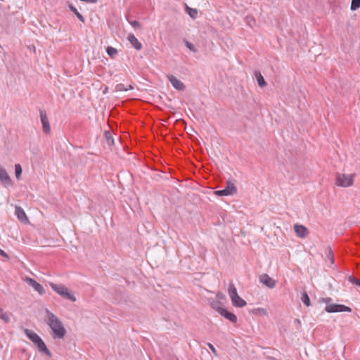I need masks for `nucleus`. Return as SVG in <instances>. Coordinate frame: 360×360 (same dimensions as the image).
<instances>
[{"label": "nucleus", "instance_id": "11", "mask_svg": "<svg viewBox=\"0 0 360 360\" xmlns=\"http://www.w3.org/2000/svg\"><path fill=\"white\" fill-rule=\"evenodd\" d=\"M40 118L42 124L43 131L45 134H49L50 132L51 128L47 115L44 111H40Z\"/></svg>", "mask_w": 360, "mask_h": 360}, {"label": "nucleus", "instance_id": "30", "mask_svg": "<svg viewBox=\"0 0 360 360\" xmlns=\"http://www.w3.org/2000/svg\"><path fill=\"white\" fill-rule=\"evenodd\" d=\"M327 256L328 258H330L331 262L333 263L334 262L333 253L330 248H329L327 251Z\"/></svg>", "mask_w": 360, "mask_h": 360}, {"label": "nucleus", "instance_id": "29", "mask_svg": "<svg viewBox=\"0 0 360 360\" xmlns=\"http://www.w3.org/2000/svg\"><path fill=\"white\" fill-rule=\"evenodd\" d=\"M129 22L134 28H140L141 27V25H140L139 22L137 20H133V21L129 20Z\"/></svg>", "mask_w": 360, "mask_h": 360}, {"label": "nucleus", "instance_id": "27", "mask_svg": "<svg viewBox=\"0 0 360 360\" xmlns=\"http://www.w3.org/2000/svg\"><path fill=\"white\" fill-rule=\"evenodd\" d=\"M348 281L353 283V284H355L358 286L360 287V280H359L358 278H355L354 276H350L349 278H348Z\"/></svg>", "mask_w": 360, "mask_h": 360}, {"label": "nucleus", "instance_id": "16", "mask_svg": "<svg viewBox=\"0 0 360 360\" xmlns=\"http://www.w3.org/2000/svg\"><path fill=\"white\" fill-rule=\"evenodd\" d=\"M231 302L233 305L237 307H243L247 304L246 302L238 295L235 297H232Z\"/></svg>", "mask_w": 360, "mask_h": 360}, {"label": "nucleus", "instance_id": "28", "mask_svg": "<svg viewBox=\"0 0 360 360\" xmlns=\"http://www.w3.org/2000/svg\"><path fill=\"white\" fill-rule=\"evenodd\" d=\"M105 137L106 138L107 141L109 144H110L111 143H112L114 142V140H113L112 137L111 136L110 133L109 131L105 132Z\"/></svg>", "mask_w": 360, "mask_h": 360}, {"label": "nucleus", "instance_id": "5", "mask_svg": "<svg viewBox=\"0 0 360 360\" xmlns=\"http://www.w3.org/2000/svg\"><path fill=\"white\" fill-rule=\"evenodd\" d=\"M237 188L232 181H227L226 187L222 190L214 191V194L218 196H226L236 193Z\"/></svg>", "mask_w": 360, "mask_h": 360}, {"label": "nucleus", "instance_id": "1", "mask_svg": "<svg viewBox=\"0 0 360 360\" xmlns=\"http://www.w3.org/2000/svg\"><path fill=\"white\" fill-rule=\"evenodd\" d=\"M44 320L53 331V338L62 339L66 334V330L62 321L48 309H45Z\"/></svg>", "mask_w": 360, "mask_h": 360}, {"label": "nucleus", "instance_id": "8", "mask_svg": "<svg viewBox=\"0 0 360 360\" xmlns=\"http://www.w3.org/2000/svg\"><path fill=\"white\" fill-rule=\"evenodd\" d=\"M259 281L269 288H274L276 285V281L270 277L267 274L260 275Z\"/></svg>", "mask_w": 360, "mask_h": 360}, {"label": "nucleus", "instance_id": "3", "mask_svg": "<svg viewBox=\"0 0 360 360\" xmlns=\"http://www.w3.org/2000/svg\"><path fill=\"white\" fill-rule=\"evenodd\" d=\"M356 174H346L337 173L335 176V184L341 187H349L354 184V179Z\"/></svg>", "mask_w": 360, "mask_h": 360}, {"label": "nucleus", "instance_id": "15", "mask_svg": "<svg viewBox=\"0 0 360 360\" xmlns=\"http://www.w3.org/2000/svg\"><path fill=\"white\" fill-rule=\"evenodd\" d=\"M15 212L20 221L25 223L28 221V218L27 217L25 211L20 207L16 206Z\"/></svg>", "mask_w": 360, "mask_h": 360}, {"label": "nucleus", "instance_id": "14", "mask_svg": "<svg viewBox=\"0 0 360 360\" xmlns=\"http://www.w3.org/2000/svg\"><path fill=\"white\" fill-rule=\"evenodd\" d=\"M127 39L136 50H141L142 49V44L133 34H129L127 37Z\"/></svg>", "mask_w": 360, "mask_h": 360}, {"label": "nucleus", "instance_id": "9", "mask_svg": "<svg viewBox=\"0 0 360 360\" xmlns=\"http://www.w3.org/2000/svg\"><path fill=\"white\" fill-rule=\"evenodd\" d=\"M167 79L169 81V82L172 84L173 87L174 89H176V90L184 91L185 89L186 86L184 84V83L181 80L176 78L174 75H167Z\"/></svg>", "mask_w": 360, "mask_h": 360}, {"label": "nucleus", "instance_id": "20", "mask_svg": "<svg viewBox=\"0 0 360 360\" xmlns=\"http://www.w3.org/2000/svg\"><path fill=\"white\" fill-rule=\"evenodd\" d=\"M301 300L302 302L307 307L310 306V299L309 295L306 292H303L302 294Z\"/></svg>", "mask_w": 360, "mask_h": 360}, {"label": "nucleus", "instance_id": "34", "mask_svg": "<svg viewBox=\"0 0 360 360\" xmlns=\"http://www.w3.org/2000/svg\"><path fill=\"white\" fill-rule=\"evenodd\" d=\"M295 321L297 322V323H299V324L300 323V320H299V319H296V321Z\"/></svg>", "mask_w": 360, "mask_h": 360}, {"label": "nucleus", "instance_id": "13", "mask_svg": "<svg viewBox=\"0 0 360 360\" xmlns=\"http://www.w3.org/2000/svg\"><path fill=\"white\" fill-rule=\"evenodd\" d=\"M27 282L29 284V285L32 286L40 295H42L43 293H44V289L43 286L40 283H39L36 281H34V279L28 278L27 279Z\"/></svg>", "mask_w": 360, "mask_h": 360}, {"label": "nucleus", "instance_id": "7", "mask_svg": "<svg viewBox=\"0 0 360 360\" xmlns=\"http://www.w3.org/2000/svg\"><path fill=\"white\" fill-rule=\"evenodd\" d=\"M0 181L4 186H10L13 185L12 179L8 175L6 170L0 165Z\"/></svg>", "mask_w": 360, "mask_h": 360}, {"label": "nucleus", "instance_id": "22", "mask_svg": "<svg viewBox=\"0 0 360 360\" xmlns=\"http://www.w3.org/2000/svg\"><path fill=\"white\" fill-rule=\"evenodd\" d=\"M22 172V167H21L20 165L16 164L15 165V174L16 179H19L20 178Z\"/></svg>", "mask_w": 360, "mask_h": 360}, {"label": "nucleus", "instance_id": "23", "mask_svg": "<svg viewBox=\"0 0 360 360\" xmlns=\"http://www.w3.org/2000/svg\"><path fill=\"white\" fill-rule=\"evenodd\" d=\"M186 11L187 13H188V15L192 18H196V15L198 14V11L195 8H189L188 6H186Z\"/></svg>", "mask_w": 360, "mask_h": 360}, {"label": "nucleus", "instance_id": "17", "mask_svg": "<svg viewBox=\"0 0 360 360\" xmlns=\"http://www.w3.org/2000/svg\"><path fill=\"white\" fill-rule=\"evenodd\" d=\"M255 77H256L258 85L259 86L263 87L266 84L263 76L261 75V73L259 72H255Z\"/></svg>", "mask_w": 360, "mask_h": 360}, {"label": "nucleus", "instance_id": "19", "mask_svg": "<svg viewBox=\"0 0 360 360\" xmlns=\"http://www.w3.org/2000/svg\"><path fill=\"white\" fill-rule=\"evenodd\" d=\"M229 295L230 296L231 300L232 297H236L238 294L237 292L236 288L233 283H231L229 287Z\"/></svg>", "mask_w": 360, "mask_h": 360}, {"label": "nucleus", "instance_id": "21", "mask_svg": "<svg viewBox=\"0 0 360 360\" xmlns=\"http://www.w3.org/2000/svg\"><path fill=\"white\" fill-rule=\"evenodd\" d=\"M0 319H1L5 322H9L10 321V316L9 314L4 311L3 309L0 307Z\"/></svg>", "mask_w": 360, "mask_h": 360}, {"label": "nucleus", "instance_id": "6", "mask_svg": "<svg viewBox=\"0 0 360 360\" xmlns=\"http://www.w3.org/2000/svg\"><path fill=\"white\" fill-rule=\"evenodd\" d=\"M325 310L328 313L342 312V311L350 312L352 311V309L349 307H347L343 304H328L326 307Z\"/></svg>", "mask_w": 360, "mask_h": 360}, {"label": "nucleus", "instance_id": "10", "mask_svg": "<svg viewBox=\"0 0 360 360\" xmlns=\"http://www.w3.org/2000/svg\"><path fill=\"white\" fill-rule=\"evenodd\" d=\"M294 231L296 235L301 238H306L309 234L308 229L303 225L298 224L294 225Z\"/></svg>", "mask_w": 360, "mask_h": 360}, {"label": "nucleus", "instance_id": "18", "mask_svg": "<svg viewBox=\"0 0 360 360\" xmlns=\"http://www.w3.org/2000/svg\"><path fill=\"white\" fill-rule=\"evenodd\" d=\"M70 10L73 12L76 16L78 18V19L82 21V22H84L85 20L83 15L77 11V9L72 5H69Z\"/></svg>", "mask_w": 360, "mask_h": 360}, {"label": "nucleus", "instance_id": "2", "mask_svg": "<svg viewBox=\"0 0 360 360\" xmlns=\"http://www.w3.org/2000/svg\"><path fill=\"white\" fill-rule=\"evenodd\" d=\"M24 332L26 336L37 346L40 352L46 354L49 356H51L43 340L35 332L27 328L24 330Z\"/></svg>", "mask_w": 360, "mask_h": 360}, {"label": "nucleus", "instance_id": "25", "mask_svg": "<svg viewBox=\"0 0 360 360\" xmlns=\"http://www.w3.org/2000/svg\"><path fill=\"white\" fill-rule=\"evenodd\" d=\"M184 44H185V46L190 50L193 53H196L197 52V49H195V46L190 43L189 41L185 40L184 41Z\"/></svg>", "mask_w": 360, "mask_h": 360}, {"label": "nucleus", "instance_id": "4", "mask_svg": "<svg viewBox=\"0 0 360 360\" xmlns=\"http://www.w3.org/2000/svg\"><path fill=\"white\" fill-rule=\"evenodd\" d=\"M50 286L56 292H57L58 295L62 296L63 298H65L72 302L76 301V297L74 296V295L70 293L68 291V289L66 287H65L64 285H57V284L51 283Z\"/></svg>", "mask_w": 360, "mask_h": 360}, {"label": "nucleus", "instance_id": "32", "mask_svg": "<svg viewBox=\"0 0 360 360\" xmlns=\"http://www.w3.org/2000/svg\"><path fill=\"white\" fill-rule=\"evenodd\" d=\"M0 255L6 258H8V255L1 249H0Z\"/></svg>", "mask_w": 360, "mask_h": 360}, {"label": "nucleus", "instance_id": "33", "mask_svg": "<svg viewBox=\"0 0 360 360\" xmlns=\"http://www.w3.org/2000/svg\"><path fill=\"white\" fill-rule=\"evenodd\" d=\"M212 308L215 309L217 311V309L219 307H219V303H218V302L213 303V304H212Z\"/></svg>", "mask_w": 360, "mask_h": 360}, {"label": "nucleus", "instance_id": "24", "mask_svg": "<svg viewBox=\"0 0 360 360\" xmlns=\"http://www.w3.org/2000/svg\"><path fill=\"white\" fill-rule=\"evenodd\" d=\"M360 8V0H352L350 9L356 11Z\"/></svg>", "mask_w": 360, "mask_h": 360}, {"label": "nucleus", "instance_id": "31", "mask_svg": "<svg viewBox=\"0 0 360 360\" xmlns=\"http://www.w3.org/2000/svg\"><path fill=\"white\" fill-rule=\"evenodd\" d=\"M207 346L209 347V348L210 349V350L212 352V353H213L215 356H217V350H216V349L214 348V347L211 343H207Z\"/></svg>", "mask_w": 360, "mask_h": 360}, {"label": "nucleus", "instance_id": "12", "mask_svg": "<svg viewBox=\"0 0 360 360\" xmlns=\"http://www.w3.org/2000/svg\"><path fill=\"white\" fill-rule=\"evenodd\" d=\"M217 311L221 316H223L226 319H229L232 323H236L237 321V316L235 314H233V313L227 311L226 309H225L222 307H219L217 309Z\"/></svg>", "mask_w": 360, "mask_h": 360}, {"label": "nucleus", "instance_id": "26", "mask_svg": "<svg viewBox=\"0 0 360 360\" xmlns=\"http://www.w3.org/2000/svg\"><path fill=\"white\" fill-rule=\"evenodd\" d=\"M106 51L108 54L111 57H113L117 53V50L111 46H108L106 49Z\"/></svg>", "mask_w": 360, "mask_h": 360}]
</instances>
